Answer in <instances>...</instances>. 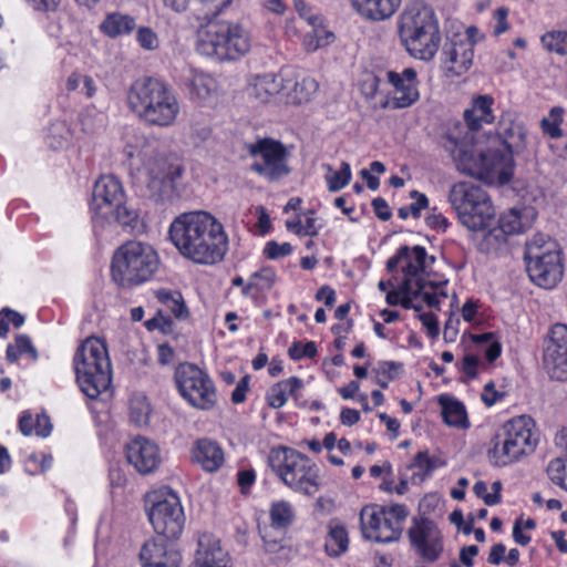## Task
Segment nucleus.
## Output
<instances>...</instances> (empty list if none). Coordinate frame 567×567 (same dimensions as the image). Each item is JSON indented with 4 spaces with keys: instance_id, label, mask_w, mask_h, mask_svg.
I'll use <instances>...</instances> for the list:
<instances>
[{
    "instance_id": "f257e3e1",
    "label": "nucleus",
    "mask_w": 567,
    "mask_h": 567,
    "mask_svg": "<svg viewBox=\"0 0 567 567\" xmlns=\"http://www.w3.org/2000/svg\"><path fill=\"white\" fill-rule=\"evenodd\" d=\"M435 257L422 246H401L386 262L389 271L398 281L395 289L386 292L390 306L401 305L406 309L420 311L423 305L439 308L449 297L447 280L434 281L431 268Z\"/></svg>"
},
{
    "instance_id": "f03ea898",
    "label": "nucleus",
    "mask_w": 567,
    "mask_h": 567,
    "mask_svg": "<svg viewBox=\"0 0 567 567\" xmlns=\"http://www.w3.org/2000/svg\"><path fill=\"white\" fill-rule=\"evenodd\" d=\"M168 237L184 258L198 265H215L228 251L223 224L204 210L178 215L169 225Z\"/></svg>"
},
{
    "instance_id": "7ed1b4c3",
    "label": "nucleus",
    "mask_w": 567,
    "mask_h": 567,
    "mask_svg": "<svg viewBox=\"0 0 567 567\" xmlns=\"http://www.w3.org/2000/svg\"><path fill=\"white\" fill-rule=\"evenodd\" d=\"M123 153L130 167L141 174L154 194L167 196L176 189L185 171L176 155L158 152L153 143L135 131L127 132Z\"/></svg>"
},
{
    "instance_id": "20e7f679",
    "label": "nucleus",
    "mask_w": 567,
    "mask_h": 567,
    "mask_svg": "<svg viewBox=\"0 0 567 567\" xmlns=\"http://www.w3.org/2000/svg\"><path fill=\"white\" fill-rule=\"evenodd\" d=\"M126 105L142 122L156 126L174 125L181 114V102L174 90L164 81L142 76L134 80L126 91Z\"/></svg>"
},
{
    "instance_id": "39448f33",
    "label": "nucleus",
    "mask_w": 567,
    "mask_h": 567,
    "mask_svg": "<svg viewBox=\"0 0 567 567\" xmlns=\"http://www.w3.org/2000/svg\"><path fill=\"white\" fill-rule=\"evenodd\" d=\"M451 154L458 172L487 185L507 184L513 176V156L493 142L484 147L478 143L455 141Z\"/></svg>"
},
{
    "instance_id": "423d86ee",
    "label": "nucleus",
    "mask_w": 567,
    "mask_h": 567,
    "mask_svg": "<svg viewBox=\"0 0 567 567\" xmlns=\"http://www.w3.org/2000/svg\"><path fill=\"white\" fill-rule=\"evenodd\" d=\"M396 27L400 41L411 56L421 61H431L435 56L441 45L439 21L424 1H409Z\"/></svg>"
},
{
    "instance_id": "0eeeda50",
    "label": "nucleus",
    "mask_w": 567,
    "mask_h": 567,
    "mask_svg": "<svg viewBox=\"0 0 567 567\" xmlns=\"http://www.w3.org/2000/svg\"><path fill=\"white\" fill-rule=\"evenodd\" d=\"M250 31L230 21L210 22L197 31L196 51L218 61H235L251 48Z\"/></svg>"
},
{
    "instance_id": "6e6552de",
    "label": "nucleus",
    "mask_w": 567,
    "mask_h": 567,
    "mask_svg": "<svg viewBox=\"0 0 567 567\" xmlns=\"http://www.w3.org/2000/svg\"><path fill=\"white\" fill-rule=\"evenodd\" d=\"M537 445L535 422L519 415L506 421L494 434L487 451L489 463L504 467L534 452Z\"/></svg>"
},
{
    "instance_id": "1a4fd4ad",
    "label": "nucleus",
    "mask_w": 567,
    "mask_h": 567,
    "mask_svg": "<svg viewBox=\"0 0 567 567\" xmlns=\"http://www.w3.org/2000/svg\"><path fill=\"white\" fill-rule=\"evenodd\" d=\"M74 369L81 391L90 399H97L112 382L111 362L103 340L87 338L75 352Z\"/></svg>"
},
{
    "instance_id": "9d476101",
    "label": "nucleus",
    "mask_w": 567,
    "mask_h": 567,
    "mask_svg": "<svg viewBox=\"0 0 567 567\" xmlns=\"http://www.w3.org/2000/svg\"><path fill=\"white\" fill-rule=\"evenodd\" d=\"M268 464L284 484L296 493L313 496L321 487L317 465L293 449H272L268 455Z\"/></svg>"
},
{
    "instance_id": "9b49d317",
    "label": "nucleus",
    "mask_w": 567,
    "mask_h": 567,
    "mask_svg": "<svg viewBox=\"0 0 567 567\" xmlns=\"http://www.w3.org/2000/svg\"><path fill=\"white\" fill-rule=\"evenodd\" d=\"M449 202L460 223L472 233H485L495 225V208L488 194L471 182L454 184Z\"/></svg>"
},
{
    "instance_id": "f8f14e48",
    "label": "nucleus",
    "mask_w": 567,
    "mask_h": 567,
    "mask_svg": "<svg viewBox=\"0 0 567 567\" xmlns=\"http://www.w3.org/2000/svg\"><path fill=\"white\" fill-rule=\"evenodd\" d=\"M158 266L159 257L153 246L131 240L114 252L112 276L122 287L135 286L150 280Z\"/></svg>"
},
{
    "instance_id": "ddd939ff",
    "label": "nucleus",
    "mask_w": 567,
    "mask_h": 567,
    "mask_svg": "<svg viewBox=\"0 0 567 567\" xmlns=\"http://www.w3.org/2000/svg\"><path fill=\"white\" fill-rule=\"evenodd\" d=\"M525 259L530 280L545 289L554 288L563 278L564 264L559 244L544 234L526 243Z\"/></svg>"
},
{
    "instance_id": "4468645a",
    "label": "nucleus",
    "mask_w": 567,
    "mask_h": 567,
    "mask_svg": "<svg viewBox=\"0 0 567 567\" xmlns=\"http://www.w3.org/2000/svg\"><path fill=\"white\" fill-rule=\"evenodd\" d=\"M126 195L122 183L113 175H103L94 184L91 209L95 216L134 227L137 214L125 205Z\"/></svg>"
},
{
    "instance_id": "2eb2a0df",
    "label": "nucleus",
    "mask_w": 567,
    "mask_h": 567,
    "mask_svg": "<svg viewBox=\"0 0 567 567\" xmlns=\"http://www.w3.org/2000/svg\"><path fill=\"white\" fill-rule=\"evenodd\" d=\"M146 513L155 533L167 539H177L183 533L185 514L176 492L162 487L147 494Z\"/></svg>"
},
{
    "instance_id": "dca6fc26",
    "label": "nucleus",
    "mask_w": 567,
    "mask_h": 567,
    "mask_svg": "<svg viewBox=\"0 0 567 567\" xmlns=\"http://www.w3.org/2000/svg\"><path fill=\"white\" fill-rule=\"evenodd\" d=\"M404 505H367L360 512L362 535L375 543H392L400 538L408 517Z\"/></svg>"
},
{
    "instance_id": "f3484780",
    "label": "nucleus",
    "mask_w": 567,
    "mask_h": 567,
    "mask_svg": "<svg viewBox=\"0 0 567 567\" xmlns=\"http://www.w3.org/2000/svg\"><path fill=\"white\" fill-rule=\"evenodd\" d=\"M181 396L193 408L210 410L217 403V391L208 373L193 363H181L174 374Z\"/></svg>"
},
{
    "instance_id": "a211bd4d",
    "label": "nucleus",
    "mask_w": 567,
    "mask_h": 567,
    "mask_svg": "<svg viewBox=\"0 0 567 567\" xmlns=\"http://www.w3.org/2000/svg\"><path fill=\"white\" fill-rule=\"evenodd\" d=\"M413 553L425 564L440 560L445 551L444 535L439 525L427 517H414L408 529Z\"/></svg>"
},
{
    "instance_id": "6ab92c4d",
    "label": "nucleus",
    "mask_w": 567,
    "mask_h": 567,
    "mask_svg": "<svg viewBox=\"0 0 567 567\" xmlns=\"http://www.w3.org/2000/svg\"><path fill=\"white\" fill-rule=\"evenodd\" d=\"M254 158L251 169L269 181H275L289 173L287 166V152L281 143L262 138L248 145Z\"/></svg>"
},
{
    "instance_id": "aec40b11",
    "label": "nucleus",
    "mask_w": 567,
    "mask_h": 567,
    "mask_svg": "<svg viewBox=\"0 0 567 567\" xmlns=\"http://www.w3.org/2000/svg\"><path fill=\"white\" fill-rule=\"evenodd\" d=\"M544 367L551 379L567 381V326L554 324L544 346Z\"/></svg>"
},
{
    "instance_id": "412c9836",
    "label": "nucleus",
    "mask_w": 567,
    "mask_h": 567,
    "mask_svg": "<svg viewBox=\"0 0 567 567\" xmlns=\"http://www.w3.org/2000/svg\"><path fill=\"white\" fill-rule=\"evenodd\" d=\"M473 59L474 51H471L470 43L462 44L450 38L440 54V70L445 79L453 80L468 72Z\"/></svg>"
},
{
    "instance_id": "4be33fe9",
    "label": "nucleus",
    "mask_w": 567,
    "mask_h": 567,
    "mask_svg": "<svg viewBox=\"0 0 567 567\" xmlns=\"http://www.w3.org/2000/svg\"><path fill=\"white\" fill-rule=\"evenodd\" d=\"M386 79L393 91L391 100L386 101L383 107L390 105L393 109H404L419 100V81L414 69L405 68L402 72L389 71Z\"/></svg>"
},
{
    "instance_id": "5701e85b",
    "label": "nucleus",
    "mask_w": 567,
    "mask_h": 567,
    "mask_svg": "<svg viewBox=\"0 0 567 567\" xmlns=\"http://www.w3.org/2000/svg\"><path fill=\"white\" fill-rule=\"evenodd\" d=\"M178 83L186 87L193 101L206 102L218 93V82L209 73L190 64L184 65L178 73Z\"/></svg>"
},
{
    "instance_id": "b1692460",
    "label": "nucleus",
    "mask_w": 567,
    "mask_h": 567,
    "mask_svg": "<svg viewBox=\"0 0 567 567\" xmlns=\"http://www.w3.org/2000/svg\"><path fill=\"white\" fill-rule=\"evenodd\" d=\"M126 458L141 474L154 472L162 463L159 446L144 436H136L126 444Z\"/></svg>"
},
{
    "instance_id": "393cba45",
    "label": "nucleus",
    "mask_w": 567,
    "mask_h": 567,
    "mask_svg": "<svg viewBox=\"0 0 567 567\" xmlns=\"http://www.w3.org/2000/svg\"><path fill=\"white\" fill-rule=\"evenodd\" d=\"M536 215V212L529 207L511 208L501 214L495 227L487 229V236L503 241L506 236L522 234L532 227Z\"/></svg>"
},
{
    "instance_id": "a878e982",
    "label": "nucleus",
    "mask_w": 567,
    "mask_h": 567,
    "mask_svg": "<svg viewBox=\"0 0 567 567\" xmlns=\"http://www.w3.org/2000/svg\"><path fill=\"white\" fill-rule=\"evenodd\" d=\"M142 567H182V553L161 539L146 540L138 554Z\"/></svg>"
},
{
    "instance_id": "bb28decb",
    "label": "nucleus",
    "mask_w": 567,
    "mask_h": 567,
    "mask_svg": "<svg viewBox=\"0 0 567 567\" xmlns=\"http://www.w3.org/2000/svg\"><path fill=\"white\" fill-rule=\"evenodd\" d=\"M498 137L502 141L493 140L497 146L504 152H508L511 156L514 153H520L527 145V130L524 123L512 113H505L497 128Z\"/></svg>"
},
{
    "instance_id": "cd10ccee",
    "label": "nucleus",
    "mask_w": 567,
    "mask_h": 567,
    "mask_svg": "<svg viewBox=\"0 0 567 567\" xmlns=\"http://www.w3.org/2000/svg\"><path fill=\"white\" fill-rule=\"evenodd\" d=\"M285 80V69L279 74L266 73L255 75L248 84L247 95L257 104L269 103L277 96L284 97V92L287 90Z\"/></svg>"
},
{
    "instance_id": "c85d7f7f",
    "label": "nucleus",
    "mask_w": 567,
    "mask_h": 567,
    "mask_svg": "<svg viewBox=\"0 0 567 567\" xmlns=\"http://www.w3.org/2000/svg\"><path fill=\"white\" fill-rule=\"evenodd\" d=\"M190 462L206 473L219 471L225 463V452L220 444L212 439L196 440L189 450Z\"/></svg>"
},
{
    "instance_id": "c756f323",
    "label": "nucleus",
    "mask_w": 567,
    "mask_h": 567,
    "mask_svg": "<svg viewBox=\"0 0 567 567\" xmlns=\"http://www.w3.org/2000/svg\"><path fill=\"white\" fill-rule=\"evenodd\" d=\"M352 10L368 22H383L400 9L402 0H349Z\"/></svg>"
},
{
    "instance_id": "7c9ffc66",
    "label": "nucleus",
    "mask_w": 567,
    "mask_h": 567,
    "mask_svg": "<svg viewBox=\"0 0 567 567\" xmlns=\"http://www.w3.org/2000/svg\"><path fill=\"white\" fill-rule=\"evenodd\" d=\"M190 567H229V556L217 538L204 534L198 538V548Z\"/></svg>"
},
{
    "instance_id": "2f4dec72",
    "label": "nucleus",
    "mask_w": 567,
    "mask_h": 567,
    "mask_svg": "<svg viewBox=\"0 0 567 567\" xmlns=\"http://www.w3.org/2000/svg\"><path fill=\"white\" fill-rule=\"evenodd\" d=\"M287 90L284 97L289 103L307 102L318 90L317 81L308 75H299L290 69H285Z\"/></svg>"
},
{
    "instance_id": "473e14b6",
    "label": "nucleus",
    "mask_w": 567,
    "mask_h": 567,
    "mask_svg": "<svg viewBox=\"0 0 567 567\" xmlns=\"http://www.w3.org/2000/svg\"><path fill=\"white\" fill-rule=\"evenodd\" d=\"M493 104L494 99L489 95H477L473 97L471 107L464 112L465 123L472 132L494 121Z\"/></svg>"
},
{
    "instance_id": "72a5a7b5",
    "label": "nucleus",
    "mask_w": 567,
    "mask_h": 567,
    "mask_svg": "<svg viewBox=\"0 0 567 567\" xmlns=\"http://www.w3.org/2000/svg\"><path fill=\"white\" fill-rule=\"evenodd\" d=\"M135 28V18L118 11L107 13L99 25L100 32L111 39L127 35Z\"/></svg>"
},
{
    "instance_id": "f704fd0d",
    "label": "nucleus",
    "mask_w": 567,
    "mask_h": 567,
    "mask_svg": "<svg viewBox=\"0 0 567 567\" xmlns=\"http://www.w3.org/2000/svg\"><path fill=\"white\" fill-rule=\"evenodd\" d=\"M439 404L442 410L444 423L449 426L466 430L470 427V420L464 404L449 395H441Z\"/></svg>"
},
{
    "instance_id": "c9c22d12",
    "label": "nucleus",
    "mask_w": 567,
    "mask_h": 567,
    "mask_svg": "<svg viewBox=\"0 0 567 567\" xmlns=\"http://www.w3.org/2000/svg\"><path fill=\"white\" fill-rule=\"evenodd\" d=\"M307 24L309 30L303 35V47L308 52H315L334 41L333 32L327 29L321 16L311 18Z\"/></svg>"
},
{
    "instance_id": "e433bc0d",
    "label": "nucleus",
    "mask_w": 567,
    "mask_h": 567,
    "mask_svg": "<svg viewBox=\"0 0 567 567\" xmlns=\"http://www.w3.org/2000/svg\"><path fill=\"white\" fill-rule=\"evenodd\" d=\"M349 548L347 527L338 519H331L327 525L324 550L330 557H339Z\"/></svg>"
},
{
    "instance_id": "4c0bfd02",
    "label": "nucleus",
    "mask_w": 567,
    "mask_h": 567,
    "mask_svg": "<svg viewBox=\"0 0 567 567\" xmlns=\"http://www.w3.org/2000/svg\"><path fill=\"white\" fill-rule=\"evenodd\" d=\"M302 381L297 377L281 380L268 389L266 401L272 409H280L296 391L302 388Z\"/></svg>"
},
{
    "instance_id": "58836bf2",
    "label": "nucleus",
    "mask_w": 567,
    "mask_h": 567,
    "mask_svg": "<svg viewBox=\"0 0 567 567\" xmlns=\"http://www.w3.org/2000/svg\"><path fill=\"white\" fill-rule=\"evenodd\" d=\"M276 279V271L271 267L261 268L250 275L241 293L245 297L256 298L258 293L269 291L274 287Z\"/></svg>"
},
{
    "instance_id": "ea45409f",
    "label": "nucleus",
    "mask_w": 567,
    "mask_h": 567,
    "mask_svg": "<svg viewBox=\"0 0 567 567\" xmlns=\"http://www.w3.org/2000/svg\"><path fill=\"white\" fill-rule=\"evenodd\" d=\"M286 227L296 235L313 237L319 233L322 225L312 210H307L287 219Z\"/></svg>"
},
{
    "instance_id": "a19ab883",
    "label": "nucleus",
    "mask_w": 567,
    "mask_h": 567,
    "mask_svg": "<svg viewBox=\"0 0 567 567\" xmlns=\"http://www.w3.org/2000/svg\"><path fill=\"white\" fill-rule=\"evenodd\" d=\"M19 429L25 436L37 435L47 437L51 434L52 424L45 414H37L33 416L31 413L24 412L19 420Z\"/></svg>"
},
{
    "instance_id": "79ce46f5",
    "label": "nucleus",
    "mask_w": 567,
    "mask_h": 567,
    "mask_svg": "<svg viewBox=\"0 0 567 567\" xmlns=\"http://www.w3.org/2000/svg\"><path fill=\"white\" fill-rule=\"evenodd\" d=\"M158 302L175 318L183 320L188 318L189 312L182 293L177 290L159 289L155 292Z\"/></svg>"
},
{
    "instance_id": "37998d69",
    "label": "nucleus",
    "mask_w": 567,
    "mask_h": 567,
    "mask_svg": "<svg viewBox=\"0 0 567 567\" xmlns=\"http://www.w3.org/2000/svg\"><path fill=\"white\" fill-rule=\"evenodd\" d=\"M23 354H28L33 361L38 359V351L32 344L31 339L25 334H18L14 343L8 346L6 355L13 363Z\"/></svg>"
},
{
    "instance_id": "c03bdc74",
    "label": "nucleus",
    "mask_w": 567,
    "mask_h": 567,
    "mask_svg": "<svg viewBox=\"0 0 567 567\" xmlns=\"http://www.w3.org/2000/svg\"><path fill=\"white\" fill-rule=\"evenodd\" d=\"M476 351L483 354L487 362H494L502 353V344L493 333H483L474 337Z\"/></svg>"
},
{
    "instance_id": "a18cd8bd",
    "label": "nucleus",
    "mask_w": 567,
    "mask_h": 567,
    "mask_svg": "<svg viewBox=\"0 0 567 567\" xmlns=\"http://www.w3.org/2000/svg\"><path fill=\"white\" fill-rule=\"evenodd\" d=\"M295 518V512L291 504L287 501H278L271 505L270 519L275 528H286L290 526Z\"/></svg>"
},
{
    "instance_id": "49530a36",
    "label": "nucleus",
    "mask_w": 567,
    "mask_h": 567,
    "mask_svg": "<svg viewBox=\"0 0 567 567\" xmlns=\"http://www.w3.org/2000/svg\"><path fill=\"white\" fill-rule=\"evenodd\" d=\"M565 110L560 106H554L549 113L540 121V127L544 134L550 138H559L563 135L560 127L564 118Z\"/></svg>"
},
{
    "instance_id": "de8ad7c7",
    "label": "nucleus",
    "mask_w": 567,
    "mask_h": 567,
    "mask_svg": "<svg viewBox=\"0 0 567 567\" xmlns=\"http://www.w3.org/2000/svg\"><path fill=\"white\" fill-rule=\"evenodd\" d=\"M151 406L142 394H135L130 400V420L136 425H145L150 420Z\"/></svg>"
},
{
    "instance_id": "09e8293b",
    "label": "nucleus",
    "mask_w": 567,
    "mask_h": 567,
    "mask_svg": "<svg viewBox=\"0 0 567 567\" xmlns=\"http://www.w3.org/2000/svg\"><path fill=\"white\" fill-rule=\"evenodd\" d=\"M351 176V167L347 162H342L340 169L336 172L329 166L328 174L326 175L328 189L330 192H338L344 188L349 184Z\"/></svg>"
},
{
    "instance_id": "8fccbe9b",
    "label": "nucleus",
    "mask_w": 567,
    "mask_h": 567,
    "mask_svg": "<svg viewBox=\"0 0 567 567\" xmlns=\"http://www.w3.org/2000/svg\"><path fill=\"white\" fill-rule=\"evenodd\" d=\"M14 328H20L24 323V317L10 308H3L0 310V337H7L9 332V324Z\"/></svg>"
},
{
    "instance_id": "3c124183",
    "label": "nucleus",
    "mask_w": 567,
    "mask_h": 567,
    "mask_svg": "<svg viewBox=\"0 0 567 567\" xmlns=\"http://www.w3.org/2000/svg\"><path fill=\"white\" fill-rule=\"evenodd\" d=\"M547 474L553 483L566 489L567 464L561 458H554L548 463Z\"/></svg>"
},
{
    "instance_id": "603ef678",
    "label": "nucleus",
    "mask_w": 567,
    "mask_h": 567,
    "mask_svg": "<svg viewBox=\"0 0 567 567\" xmlns=\"http://www.w3.org/2000/svg\"><path fill=\"white\" fill-rule=\"evenodd\" d=\"M136 41L146 51H155L159 47V39L156 32L148 27H141L136 31Z\"/></svg>"
},
{
    "instance_id": "864d4df0",
    "label": "nucleus",
    "mask_w": 567,
    "mask_h": 567,
    "mask_svg": "<svg viewBox=\"0 0 567 567\" xmlns=\"http://www.w3.org/2000/svg\"><path fill=\"white\" fill-rule=\"evenodd\" d=\"M288 354L292 360L313 358L317 354V346L313 341H308L306 343L292 342L288 349Z\"/></svg>"
},
{
    "instance_id": "5fc2aeb1",
    "label": "nucleus",
    "mask_w": 567,
    "mask_h": 567,
    "mask_svg": "<svg viewBox=\"0 0 567 567\" xmlns=\"http://www.w3.org/2000/svg\"><path fill=\"white\" fill-rule=\"evenodd\" d=\"M509 10L505 7H498L493 11V34L498 37L507 32L511 28L508 22Z\"/></svg>"
},
{
    "instance_id": "6e6d98bb",
    "label": "nucleus",
    "mask_w": 567,
    "mask_h": 567,
    "mask_svg": "<svg viewBox=\"0 0 567 567\" xmlns=\"http://www.w3.org/2000/svg\"><path fill=\"white\" fill-rule=\"evenodd\" d=\"M292 252V246L289 243L278 244L276 241H269L266 244L264 254L269 259H278L286 257Z\"/></svg>"
},
{
    "instance_id": "4d7b16f0",
    "label": "nucleus",
    "mask_w": 567,
    "mask_h": 567,
    "mask_svg": "<svg viewBox=\"0 0 567 567\" xmlns=\"http://www.w3.org/2000/svg\"><path fill=\"white\" fill-rule=\"evenodd\" d=\"M454 38L458 43L471 44V51H474V45L484 40L485 35L476 27H467L463 34H455Z\"/></svg>"
},
{
    "instance_id": "13d9d810",
    "label": "nucleus",
    "mask_w": 567,
    "mask_h": 567,
    "mask_svg": "<svg viewBox=\"0 0 567 567\" xmlns=\"http://www.w3.org/2000/svg\"><path fill=\"white\" fill-rule=\"evenodd\" d=\"M412 466L419 471V474L426 476L435 468L434 461L430 457L427 452H419L412 463Z\"/></svg>"
},
{
    "instance_id": "bf43d9fd",
    "label": "nucleus",
    "mask_w": 567,
    "mask_h": 567,
    "mask_svg": "<svg viewBox=\"0 0 567 567\" xmlns=\"http://www.w3.org/2000/svg\"><path fill=\"white\" fill-rule=\"evenodd\" d=\"M483 367L482 361L476 354L467 353L462 360V371L471 379L477 377L480 368Z\"/></svg>"
},
{
    "instance_id": "052dcab7",
    "label": "nucleus",
    "mask_w": 567,
    "mask_h": 567,
    "mask_svg": "<svg viewBox=\"0 0 567 567\" xmlns=\"http://www.w3.org/2000/svg\"><path fill=\"white\" fill-rule=\"evenodd\" d=\"M410 197L413 199V202L409 205L411 215L414 218H420L422 210L429 206V198L425 194L417 190H412L410 193Z\"/></svg>"
},
{
    "instance_id": "680f3d73",
    "label": "nucleus",
    "mask_w": 567,
    "mask_h": 567,
    "mask_svg": "<svg viewBox=\"0 0 567 567\" xmlns=\"http://www.w3.org/2000/svg\"><path fill=\"white\" fill-rule=\"evenodd\" d=\"M425 223L436 231H445L450 225L447 218L435 209L425 217Z\"/></svg>"
},
{
    "instance_id": "e2e57ef3",
    "label": "nucleus",
    "mask_w": 567,
    "mask_h": 567,
    "mask_svg": "<svg viewBox=\"0 0 567 567\" xmlns=\"http://www.w3.org/2000/svg\"><path fill=\"white\" fill-rule=\"evenodd\" d=\"M379 83L380 80L378 76L374 74H367L360 83L362 94L368 99L374 97L379 90Z\"/></svg>"
},
{
    "instance_id": "0e129e2a",
    "label": "nucleus",
    "mask_w": 567,
    "mask_h": 567,
    "mask_svg": "<svg viewBox=\"0 0 567 567\" xmlns=\"http://www.w3.org/2000/svg\"><path fill=\"white\" fill-rule=\"evenodd\" d=\"M256 481V473L254 470H241L237 474V482L243 493H248L250 487Z\"/></svg>"
},
{
    "instance_id": "69168bd1",
    "label": "nucleus",
    "mask_w": 567,
    "mask_h": 567,
    "mask_svg": "<svg viewBox=\"0 0 567 567\" xmlns=\"http://www.w3.org/2000/svg\"><path fill=\"white\" fill-rule=\"evenodd\" d=\"M420 320L431 338H436L439 336L440 329L436 316L426 312L421 313Z\"/></svg>"
},
{
    "instance_id": "338daca9",
    "label": "nucleus",
    "mask_w": 567,
    "mask_h": 567,
    "mask_svg": "<svg viewBox=\"0 0 567 567\" xmlns=\"http://www.w3.org/2000/svg\"><path fill=\"white\" fill-rule=\"evenodd\" d=\"M401 365L399 363L386 361L378 364L375 373L378 375L386 377L388 380H392L398 375Z\"/></svg>"
},
{
    "instance_id": "774afa93",
    "label": "nucleus",
    "mask_w": 567,
    "mask_h": 567,
    "mask_svg": "<svg viewBox=\"0 0 567 567\" xmlns=\"http://www.w3.org/2000/svg\"><path fill=\"white\" fill-rule=\"evenodd\" d=\"M502 398H503V394L495 390V386H494V384L492 382L487 383L484 386V390H483V393H482V401L487 406L494 405Z\"/></svg>"
}]
</instances>
